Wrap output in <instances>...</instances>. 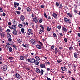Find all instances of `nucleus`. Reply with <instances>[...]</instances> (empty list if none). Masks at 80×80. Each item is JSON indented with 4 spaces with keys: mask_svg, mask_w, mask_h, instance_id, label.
<instances>
[{
    "mask_svg": "<svg viewBox=\"0 0 80 80\" xmlns=\"http://www.w3.org/2000/svg\"><path fill=\"white\" fill-rule=\"evenodd\" d=\"M35 58H31L30 59H28V62H30L31 63H34V62H35Z\"/></svg>",
    "mask_w": 80,
    "mask_h": 80,
    "instance_id": "f257e3e1",
    "label": "nucleus"
},
{
    "mask_svg": "<svg viewBox=\"0 0 80 80\" xmlns=\"http://www.w3.org/2000/svg\"><path fill=\"white\" fill-rule=\"evenodd\" d=\"M8 27L11 29V30H15V29H17L16 25H12L11 27L9 26Z\"/></svg>",
    "mask_w": 80,
    "mask_h": 80,
    "instance_id": "f03ea898",
    "label": "nucleus"
},
{
    "mask_svg": "<svg viewBox=\"0 0 80 80\" xmlns=\"http://www.w3.org/2000/svg\"><path fill=\"white\" fill-rule=\"evenodd\" d=\"M8 68V66H7L5 65H3L2 68V70H4V71H5L6 70H7V69Z\"/></svg>",
    "mask_w": 80,
    "mask_h": 80,
    "instance_id": "7ed1b4c3",
    "label": "nucleus"
},
{
    "mask_svg": "<svg viewBox=\"0 0 80 80\" xmlns=\"http://www.w3.org/2000/svg\"><path fill=\"white\" fill-rule=\"evenodd\" d=\"M10 47V43L8 42L7 43V44L5 46V48L7 50Z\"/></svg>",
    "mask_w": 80,
    "mask_h": 80,
    "instance_id": "20e7f679",
    "label": "nucleus"
},
{
    "mask_svg": "<svg viewBox=\"0 0 80 80\" xmlns=\"http://www.w3.org/2000/svg\"><path fill=\"white\" fill-rule=\"evenodd\" d=\"M30 42L32 44V45H35L36 44V41L35 40L31 39L30 40Z\"/></svg>",
    "mask_w": 80,
    "mask_h": 80,
    "instance_id": "39448f33",
    "label": "nucleus"
},
{
    "mask_svg": "<svg viewBox=\"0 0 80 80\" xmlns=\"http://www.w3.org/2000/svg\"><path fill=\"white\" fill-rule=\"evenodd\" d=\"M61 69L62 71H65L67 72V68L65 66H63L61 67Z\"/></svg>",
    "mask_w": 80,
    "mask_h": 80,
    "instance_id": "423d86ee",
    "label": "nucleus"
},
{
    "mask_svg": "<svg viewBox=\"0 0 80 80\" xmlns=\"http://www.w3.org/2000/svg\"><path fill=\"white\" fill-rule=\"evenodd\" d=\"M14 7L15 8H17V6H19V3L14 2Z\"/></svg>",
    "mask_w": 80,
    "mask_h": 80,
    "instance_id": "0eeeda50",
    "label": "nucleus"
},
{
    "mask_svg": "<svg viewBox=\"0 0 80 80\" xmlns=\"http://www.w3.org/2000/svg\"><path fill=\"white\" fill-rule=\"evenodd\" d=\"M20 19L22 21H24V20H25V16L23 15H21L20 17Z\"/></svg>",
    "mask_w": 80,
    "mask_h": 80,
    "instance_id": "6e6552de",
    "label": "nucleus"
},
{
    "mask_svg": "<svg viewBox=\"0 0 80 80\" xmlns=\"http://www.w3.org/2000/svg\"><path fill=\"white\" fill-rule=\"evenodd\" d=\"M33 21L35 23H37L38 22V18H33Z\"/></svg>",
    "mask_w": 80,
    "mask_h": 80,
    "instance_id": "1a4fd4ad",
    "label": "nucleus"
},
{
    "mask_svg": "<svg viewBox=\"0 0 80 80\" xmlns=\"http://www.w3.org/2000/svg\"><path fill=\"white\" fill-rule=\"evenodd\" d=\"M15 75H16V78H17L18 79H20V78L21 77H20V75L19 74L16 73L15 74Z\"/></svg>",
    "mask_w": 80,
    "mask_h": 80,
    "instance_id": "9d476101",
    "label": "nucleus"
},
{
    "mask_svg": "<svg viewBox=\"0 0 80 80\" xmlns=\"http://www.w3.org/2000/svg\"><path fill=\"white\" fill-rule=\"evenodd\" d=\"M13 33L15 35H17V29H15L14 30H13Z\"/></svg>",
    "mask_w": 80,
    "mask_h": 80,
    "instance_id": "9b49d317",
    "label": "nucleus"
},
{
    "mask_svg": "<svg viewBox=\"0 0 80 80\" xmlns=\"http://www.w3.org/2000/svg\"><path fill=\"white\" fill-rule=\"evenodd\" d=\"M40 67H41V68H45V65L43 64H40Z\"/></svg>",
    "mask_w": 80,
    "mask_h": 80,
    "instance_id": "f8f14e48",
    "label": "nucleus"
},
{
    "mask_svg": "<svg viewBox=\"0 0 80 80\" xmlns=\"http://www.w3.org/2000/svg\"><path fill=\"white\" fill-rule=\"evenodd\" d=\"M34 63L35 65H39V62H38V60H35Z\"/></svg>",
    "mask_w": 80,
    "mask_h": 80,
    "instance_id": "ddd939ff",
    "label": "nucleus"
},
{
    "mask_svg": "<svg viewBox=\"0 0 80 80\" xmlns=\"http://www.w3.org/2000/svg\"><path fill=\"white\" fill-rule=\"evenodd\" d=\"M52 17L55 19L57 18V14L55 13H53L52 14Z\"/></svg>",
    "mask_w": 80,
    "mask_h": 80,
    "instance_id": "4468645a",
    "label": "nucleus"
},
{
    "mask_svg": "<svg viewBox=\"0 0 80 80\" xmlns=\"http://www.w3.org/2000/svg\"><path fill=\"white\" fill-rule=\"evenodd\" d=\"M28 32H29V33H31L32 35H33V32L32 29H28Z\"/></svg>",
    "mask_w": 80,
    "mask_h": 80,
    "instance_id": "2eb2a0df",
    "label": "nucleus"
},
{
    "mask_svg": "<svg viewBox=\"0 0 80 80\" xmlns=\"http://www.w3.org/2000/svg\"><path fill=\"white\" fill-rule=\"evenodd\" d=\"M22 45L25 48H28V45L26 44L25 45V44H23Z\"/></svg>",
    "mask_w": 80,
    "mask_h": 80,
    "instance_id": "dca6fc26",
    "label": "nucleus"
},
{
    "mask_svg": "<svg viewBox=\"0 0 80 80\" xmlns=\"http://www.w3.org/2000/svg\"><path fill=\"white\" fill-rule=\"evenodd\" d=\"M19 58L21 60H25V58L22 56H20Z\"/></svg>",
    "mask_w": 80,
    "mask_h": 80,
    "instance_id": "f3484780",
    "label": "nucleus"
},
{
    "mask_svg": "<svg viewBox=\"0 0 80 80\" xmlns=\"http://www.w3.org/2000/svg\"><path fill=\"white\" fill-rule=\"evenodd\" d=\"M37 48H38V49H41L42 48V47H41V46L39 45H37L36 46Z\"/></svg>",
    "mask_w": 80,
    "mask_h": 80,
    "instance_id": "a211bd4d",
    "label": "nucleus"
},
{
    "mask_svg": "<svg viewBox=\"0 0 80 80\" xmlns=\"http://www.w3.org/2000/svg\"><path fill=\"white\" fill-rule=\"evenodd\" d=\"M21 24L22 25V27H24V26H25V25H26L25 22L24 21L21 22Z\"/></svg>",
    "mask_w": 80,
    "mask_h": 80,
    "instance_id": "6ab92c4d",
    "label": "nucleus"
},
{
    "mask_svg": "<svg viewBox=\"0 0 80 80\" xmlns=\"http://www.w3.org/2000/svg\"><path fill=\"white\" fill-rule=\"evenodd\" d=\"M36 71L37 72V73H40V69H39L38 68H36Z\"/></svg>",
    "mask_w": 80,
    "mask_h": 80,
    "instance_id": "aec40b11",
    "label": "nucleus"
},
{
    "mask_svg": "<svg viewBox=\"0 0 80 80\" xmlns=\"http://www.w3.org/2000/svg\"><path fill=\"white\" fill-rule=\"evenodd\" d=\"M62 30L63 31H64V32H67V28H65L64 27H63L62 28Z\"/></svg>",
    "mask_w": 80,
    "mask_h": 80,
    "instance_id": "412c9836",
    "label": "nucleus"
},
{
    "mask_svg": "<svg viewBox=\"0 0 80 80\" xmlns=\"http://www.w3.org/2000/svg\"><path fill=\"white\" fill-rule=\"evenodd\" d=\"M27 10L28 11V12H30L31 11V9H30V8L29 7H27L26 8Z\"/></svg>",
    "mask_w": 80,
    "mask_h": 80,
    "instance_id": "4be33fe9",
    "label": "nucleus"
},
{
    "mask_svg": "<svg viewBox=\"0 0 80 80\" xmlns=\"http://www.w3.org/2000/svg\"><path fill=\"white\" fill-rule=\"evenodd\" d=\"M40 29L39 30V32L41 33H42V32H44V29Z\"/></svg>",
    "mask_w": 80,
    "mask_h": 80,
    "instance_id": "5701e85b",
    "label": "nucleus"
},
{
    "mask_svg": "<svg viewBox=\"0 0 80 80\" xmlns=\"http://www.w3.org/2000/svg\"><path fill=\"white\" fill-rule=\"evenodd\" d=\"M68 16H69V17H70V18H72V17H73V15L71 14L70 13H68Z\"/></svg>",
    "mask_w": 80,
    "mask_h": 80,
    "instance_id": "b1692460",
    "label": "nucleus"
},
{
    "mask_svg": "<svg viewBox=\"0 0 80 80\" xmlns=\"http://www.w3.org/2000/svg\"><path fill=\"white\" fill-rule=\"evenodd\" d=\"M21 30L22 33H24V32L25 31V29L23 28H22L21 29Z\"/></svg>",
    "mask_w": 80,
    "mask_h": 80,
    "instance_id": "393cba45",
    "label": "nucleus"
},
{
    "mask_svg": "<svg viewBox=\"0 0 80 80\" xmlns=\"http://www.w3.org/2000/svg\"><path fill=\"white\" fill-rule=\"evenodd\" d=\"M35 58L38 61L40 60V57H38V56H36Z\"/></svg>",
    "mask_w": 80,
    "mask_h": 80,
    "instance_id": "a878e982",
    "label": "nucleus"
},
{
    "mask_svg": "<svg viewBox=\"0 0 80 80\" xmlns=\"http://www.w3.org/2000/svg\"><path fill=\"white\" fill-rule=\"evenodd\" d=\"M12 47H13V48H14L15 50H17V46H16V45H13L12 46Z\"/></svg>",
    "mask_w": 80,
    "mask_h": 80,
    "instance_id": "bb28decb",
    "label": "nucleus"
},
{
    "mask_svg": "<svg viewBox=\"0 0 80 80\" xmlns=\"http://www.w3.org/2000/svg\"><path fill=\"white\" fill-rule=\"evenodd\" d=\"M7 38H10L11 37V35H10V34H9V33H8L7 34Z\"/></svg>",
    "mask_w": 80,
    "mask_h": 80,
    "instance_id": "cd10ccee",
    "label": "nucleus"
},
{
    "mask_svg": "<svg viewBox=\"0 0 80 80\" xmlns=\"http://www.w3.org/2000/svg\"><path fill=\"white\" fill-rule=\"evenodd\" d=\"M0 35L2 37H4V33H5L4 32H2V33H0Z\"/></svg>",
    "mask_w": 80,
    "mask_h": 80,
    "instance_id": "c85d7f7f",
    "label": "nucleus"
},
{
    "mask_svg": "<svg viewBox=\"0 0 80 80\" xmlns=\"http://www.w3.org/2000/svg\"><path fill=\"white\" fill-rule=\"evenodd\" d=\"M68 22L70 24V23H72V21H71V19H68Z\"/></svg>",
    "mask_w": 80,
    "mask_h": 80,
    "instance_id": "c756f323",
    "label": "nucleus"
},
{
    "mask_svg": "<svg viewBox=\"0 0 80 80\" xmlns=\"http://www.w3.org/2000/svg\"><path fill=\"white\" fill-rule=\"evenodd\" d=\"M9 51L10 52H12L13 51V49L12 48H9Z\"/></svg>",
    "mask_w": 80,
    "mask_h": 80,
    "instance_id": "7c9ffc66",
    "label": "nucleus"
},
{
    "mask_svg": "<svg viewBox=\"0 0 80 80\" xmlns=\"http://www.w3.org/2000/svg\"><path fill=\"white\" fill-rule=\"evenodd\" d=\"M74 56L76 58H78V56H77V54H76L75 53H74Z\"/></svg>",
    "mask_w": 80,
    "mask_h": 80,
    "instance_id": "2f4dec72",
    "label": "nucleus"
},
{
    "mask_svg": "<svg viewBox=\"0 0 80 80\" xmlns=\"http://www.w3.org/2000/svg\"><path fill=\"white\" fill-rule=\"evenodd\" d=\"M17 40H18V43H21V42H22V39L20 40V39H18Z\"/></svg>",
    "mask_w": 80,
    "mask_h": 80,
    "instance_id": "473e14b6",
    "label": "nucleus"
},
{
    "mask_svg": "<svg viewBox=\"0 0 80 80\" xmlns=\"http://www.w3.org/2000/svg\"><path fill=\"white\" fill-rule=\"evenodd\" d=\"M15 12H16V13H17V14H18V15H20V11H16Z\"/></svg>",
    "mask_w": 80,
    "mask_h": 80,
    "instance_id": "72a5a7b5",
    "label": "nucleus"
},
{
    "mask_svg": "<svg viewBox=\"0 0 80 80\" xmlns=\"http://www.w3.org/2000/svg\"><path fill=\"white\" fill-rule=\"evenodd\" d=\"M40 72H41V75H43V70L41 69V71H40Z\"/></svg>",
    "mask_w": 80,
    "mask_h": 80,
    "instance_id": "f704fd0d",
    "label": "nucleus"
},
{
    "mask_svg": "<svg viewBox=\"0 0 80 80\" xmlns=\"http://www.w3.org/2000/svg\"><path fill=\"white\" fill-rule=\"evenodd\" d=\"M23 27V26H22V24H19L18 27H19L20 28H22V27Z\"/></svg>",
    "mask_w": 80,
    "mask_h": 80,
    "instance_id": "c9c22d12",
    "label": "nucleus"
},
{
    "mask_svg": "<svg viewBox=\"0 0 80 80\" xmlns=\"http://www.w3.org/2000/svg\"><path fill=\"white\" fill-rule=\"evenodd\" d=\"M53 35L54 37H55V38H56V37H57V35H56V34H55V33H53Z\"/></svg>",
    "mask_w": 80,
    "mask_h": 80,
    "instance_id": "e433bc0d",
    "label": "nucleus"
},
{
    "mask_svg": "<svg viewBox=\"0 0 80 80\" xmlns=\"http://www.w3.org/2000/svg\"><path fill=\"white\" fill-rule=\"evenodd\" d=\"M64 20L65 22H68V19L67 18H65Z\"/></svg>",
    "mask_w": 80,
    "mask_h": 80,
    "instance_id": "4c0bfd02",
    "label": "nucleus"
},
{
    "mask_svg": "<svg viewBox=\"0 0 80 80\" xmlns=\"http://www.w3.org/2000/svg\"><path fill=\"white\" fill-rule=\"evenodd\" d=\"M42 22H43V19L41 18L40 19L39 21V22L40 23H42Z\"/></svg>",
    "mask_w": 80,
    "mask_h": 80,
    "instance_id": "58836bf2",
    "label": "nucleus"
},
{
    "mask_svg": "<svg viewBox=\"0 0 80 80\" xmlns=\"http://www.w3.org/2000/svg\"><path fill=\"white\" fill-rule=\"evenodd\" d=\"M44 16L45 17L47 18V15L46 14V13L45 12H44Z\"/></svg>",
    "mask_w": 80,
    "mask_h": 80,
    "instance_id": "ea45409f",
    "label": "nucleus"
},
{
    "mask_svg": "<svg viewBox=\"0 0 80 80\" xmlns=\"http://www.w3.org/2000/svg\"><path fill=\"white\" fill-rule=\"evenodd\" d=\"M59 8H61V9H62V8H63V6H62V5L60 4Z\"/></svg>",
    "mask_w": 80,
    "mask_h": 80,
    "instance_id": "a19ab883",
    "label": "nucleus"
},
{
    "mask_svg": "<svg viewBox=\"0 0 80 80\" xmlns=\"http://www.w3.org/2000/svg\"><path fill=\"white\" fill-rule=\"evenodd\" d=\"M3 11L2 9V8L0 7V12L2 13V12H3Z\"/></svg>",
    "mask_w": 80,
    "mask_h": 80,
    "instance_id": "79ce46f5",
    "label": "nucleus"
},
{
    "mask_svg": "<svg viewBox=\"0 0 80 80\" xmlns=\"http://www.w3.org/2000/svg\"><path fill=\"white\" fill-rule=\"evenodd\" d=\"M40 27L41 29H44V28L43 27V26H42V25H41L39 26Z\"/></svg>",
    "mask_w": 80,
    "mask_h": 80,
    "instance_id": "37998d69",
    "label": "nucleus"
},
{
    "mask_svg": "<svg viewBox=\"0 0 80 80\" xmlns=\"http://www.w3.org/2000/svg\"><path fill=\"white\" fill-rule=\"evenodd\" d=\"M38 42H39V44H40V45H41V46H43V44H42V42H41L40 41H39Z\"/></svg>",
    "mask_w": 80,
    "mask_h": 80,
    "instance_id": "c03bdc74",
    "label": "nucleus"
},
{
    "mask_svg": "<svg viewBox=\"0 0 80 80\" xmlns=\"http://www.w3.org/2000/svg\"><path fill=\"white\" fill-rule=\"evenodd\" d=\"M6 32H7V33H10V30L8 29L7 30H6Z\"/></svg>",
    "mask_w": 80,
    "mask_h": 80,
    "instance_id": "a18cd8bd",
    "label": "nucleus"
},
{
    "mask_svg": "<svg viewBox=\"0 0 80 80\" xmlns=\"http://www.w3.org/2000/svg\"><path fill=\"white\" fill-rule=\"evenodd\" d=\"M47 30L48 31V32H49V31H50V30H51V29L49 28H47Z\"/></svg>",
    "mask_w": 80,
    "mask_h": 80,
    "instance_id": "49530a36",
    "label": "nucleus"
},
{
    "mask_svg": "<svg viewBox=\"0 0 80 80\" xmlns=\"http://www.w3.org/2000/svg\"><path fill=\"white\" fill-rule=\"evenodd\" d=\"M58 28L59 30L61 29V26H58Z\"/></svg>",
    "mask_w": 80,
    "mask_h": 80,
    "instance_id": "de8ad7c7",
    "label": "nucleus"
},
{
    "mask_svg": "<svg viewBox=\"0 0 80 80\" xmlns=\"http://www.w3.org/2000/svg\"><path fill=\"white\" fill-rule=\"evenodd\" d=\"M54 48H55V46L54 45H52L51 47V49H53Z\"/></svg>",
    "mask_w": 80,
    "mask_h": 80,
    "instance_id": "09e8293b",
    "label": "nucleus"
},
{
    "mask_svg": "<svg viewBox=\"0 0 80 80\" xmlns=\"http://www.w3.org/2000/svg\"><path fill=\"white\" fill-rule=\"evenodd\" d=\"M3 60V57H2V56H0V61H2Z\"/></svg>",
    "mask_w": 80,
    "mask_h": 80,
    "instance_id": "8fccbe9b",
    "label": "nucleus"
},
{
    "mask_svg": "<svg viewBox=\"0 0 80 80\" xmlns=\"http://www.w3.org/2000/svg\"><path fill=\"white\" fill-rule=\"evenodd\" d=\"M56 5L57 6V7H58V6H59V4L58 2H56Z\"/></svg>",
    "mask_w": 80,
    "mask_h": 80,
    "instance_id": "3c124183",
    "label": "nucleus"
},
{
    "mask_svg": "<svg viewBox=\"0 0 80 80\" xmlns=\"http://www.w3.org/2000/svg\"><path fill=\"white\" fill-rule=\"evenodd\" d=\"M8 59H13V57H9L8 58Z\"/></svg>",
    "mask_w": 80,
    "mask_h": 80,
    "instance_id": "603ef678",
    "label": "nucleus"
},
{
    "mask_svg": "<svg viewBox=\"0 0 80 80\" xmlns=\"http://www.w3.org/2000/svg\"><path fill=\"white\" fill-rule=\"evenodd\" d=\"M2 31H3V29L2 28H0V32H2Z\"/></svg>",
    "mask_w": 80,
    "mask_h": 80,
    "instance_id": "864d4df0",
    "label": "nucleus"
},
{
    "mask_svg": "<svg viewBox=\"0 0 80 80\" xmlns=\"http://www.w3.org/2000/svg\"><path fill=\"white\" fill-rule=\"evenodd\" d=\"M69 49H70V50H72L73 49V47L72 46H71V47H70L69 48Z\"/></svg>",
    "mask_w": 80,
    "mask_h": 80,
    "instance_id": "5fc2aeb1",
    "label": "nucleus"
},
{
    "mask_svg": "<svg viewBox=\"0 0 80 80\" xmlns=\"http://www.w3.org/2000/svg\"><path fill=\"white\" fill-rule=\"evenodd\" d=\"M30 25L31 26V27H32V28L34 27V25H33V24L31 23Z\"/></svg>",
    "mask_w": 80,
    "mask_h": 80,
    "instance_id": "6e6d98bb",
    "label": "nucleus"
},
{
    "mask_svg": "<svg viewBox=\"0 0 80 80\" xmlns=\"http://www.w3.org/2000/svg\"><path fill=\"white\" fill-rule=\"evenodd\" d=\"M27 33H28V35H30V34H31V33L28 32Z\"/></svg>",
    "mask_w": 80,
    "mask_h": 80,
    "instance_id": "4d7b16f0",
    "label": "nucleus"
},
{
    "mask_svg": "<svg viewBox=\"0 0 80 80\" xmlns=\"http://www.w3.org/2000/svg\"><path fill=\"white\" fill-rule=\"evenodd\" d=\"M71 78L72 79V80H75V79L74 78H73V77H71Z\"/></svg>",
    "mask_w": 80,
    "mask_h": 80,
    "instance_id": "13d9d810",
    "label": "nucleus"
},
{
    "mask_svg": "<svg viewBox=\"0 0 80 80\" xmlns=\"http://www.w3.org/2000/svg\"><path fill=\"white\" fill-rule=\"evenodd\" d=\"M57 62H58V63H60V62H62V60L60 61V60H57Z\"/></svg>",
    "mask_w": 80,
    "mask_h": 80,
    "instance_id": "bf43d9fd",
    "label": "nucleus"
},
{
    "mask_svg": "<svg viewBox=\"0 0 80 80\" xmlns=\"http://www.w3.org/2000/svg\"><path fill=\"white\" fill-rule=\"evenodd\" d=\"M64 40L65 42H67V39L66 38H65L64 39Z\"/></svg>",
    "mask_w": 80,
    "mask_h": 80,
    "instance_id": "052dcab7",
    "label": "nucleus"
},
{
    "mask_svg": "<svg viewBox=\"0 0 80 80\" xmlns=\"http://www.w3.org/2000/svg\"><path fill=\"white\" fill-rule=\"evenodd\" d=\"M8 25H12V24L11 23V22H9L8 23Z\"/></svg>",
    "mask_w": 80,
    "mask_h": 80,
    "instance_id": "680f3d73",
    "label": "nucleus"
},
{
    "mask_svg": "<svg viewBox=\"0 0 80 80\" xmlns=\"http://www.w3.org/2000/svg\"><path fill=\"white\" fill-rule=\"evenodd\" d=\"M77 12H78L76 10H74V13H77Z\"/></svg>",
    "mask_w": 80,
    "mask_h": 80,
    "instance_id": "e2e57ef3",
    "label": "nucleus"
},
{
    "mask_svg": "<svg viewBox=\"0 0 80 80\" xmlns=\"http://www.w3.org/2000/svg\"><path fill=\"white\" fill-rule=\"evenodd\" d=\"M18 9L19 10H21V8H20V7H18Z\"/></svg>",
    "mask_w": 80,
    "mask_h": 80,
    "instance_id": "0e129e2a",
    "label": "nucleus"
},
{
    "mask_svg": "<svg viewBox=\"0 0 80 80\" xmlns=\"http://www.w3.org/2000/svg\"><path fill=\"white\" fill-rule=\"evenodd\" d=\"M47 80H51V79H50V78L47 77Z\"/></svg>",
    "mask_w": 80,
    "mask_h": 80,
    "instance_id": "69168bd1",
    "label": "nucleus"
},
{
    "mask_svg": "<svg viewBox=\"0 0 80 80\" xmlns=\"http://www.w3.org/2000/svg\"><path fill=\"white\" fill-rule=\"evenodd\" d=\"M78 37H80V33H78Z\"/></svg>",
    "mask_w": 80,
    "mask_h": 80,
    "instance_id": "338daca9",
    "label": "nucleus"
},
{
    "mask_svg": "<svg viewBox=\"0 0 80 80\" xmlns=\"http://www.w3.org/2000/svg\"><path fill=\"white\" fill-rule=\"evenodd\" d=\"M77 41L78 42H80V39H78Z\"/></svg>",
    "mask_w": 80,
    "mask_h": 80,
    "instance_id": "774afa93",
    "label": "nucleus"
}]
</instances>
